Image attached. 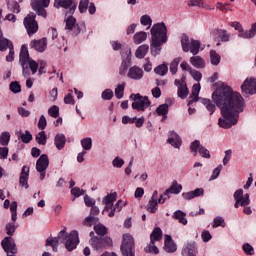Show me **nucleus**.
Instances as JSON below:
<instances>
[{"mask_svg": "<svg viewBox=\"0 0 256 256\" xmlns=\"http://www.w3.org/2000/svg\"><path fill=\"white\" fill-rule=\"evenodd\" d=\"M212 101L219 107L222 117L218 120V125L222 129H231L239 122V114L245 111L247 104L245 98L233 92L229 86L218 88L212 94Z\"/></svg>", "mask_w": 256, "mask_h": 256, "instance_id": "obj_1", "label": "nucleus"}, {"mask_svg": "<svg viewBox=\"0 0 256 256\" xmlns=\"http://www.w3.org/2000/svg\"><path fill=\"white\" fill-rule=\"evenodd\" d=\"M151 44L150 51L153 57H157L161 53V46L167 43V26L165 23H156L152 26L151 30Z\"/></svg>", "mask_w": 256, "mask_h": 256, "instance_id": "obj_2", "label": "nucleus"}, {"mask_svg": "<svg viewBox=\"0 0 256 256\" xmlns=\"http://www.w3.org/2000/svg\"><path fill=\"white\" fill-rule=\"evenodd\" d=\"M19 64L22 67L23 77H29V75H35L37 69H39V64L29 57V49L27 46L23 45L20 50Z\"/></svg>", "mask_w": 256, "mask_h": 256, "instance_id": "obj_3", "label": "nucleus"}, {"mask_svg": "<svg viewBox=\"0 0 256 256\" xmlns=\"http://www.w3.org/2000/svg\"><path fill=\"white\" fill-rule=\"evenodd\" d=\"M58 239H60L61 243H64L67 251L71 252L77 249L79 245V232L76 230L67 233L65 228L58 233Z\"/></svg>", "mask_w": 256, "mask_h": 256, "instance_id": "obj_4", "label": "nucleus"}, {"mask_svg": "<svg viewBox=\"0 0 256 256\" xmlns=\"http://www.w3.org/2000/svg\"><path fill=\"white\" fill-rule=\"evenodd\" d=\"M117 201V194L112 193L108 194L106 197L103 199V203L105 205L104 211H110L108 216L109 217H115V213H119L123 207H125L126 203L123 202V200H119L115 205Z\"/></svg>", "mask_w": 256, "mask_h": 256, "instance_id": "obj_5", "label": "nucleus"}, {"mask_svg": "<svg viewBox=\"0 0 256 256\" xmlns=\"http://www.w3.org/2000/svg\"><path fill=\"white\" fill-rule=\"evenodd\" d=\"M181 47L184 53H189L190 51L192 55H197L199 53V49H201V42L189 38L187 34H183L181 37Z\"/></svg>", "mask_w": 256, "mask_h": 256, "instance_id": "obj_6", "label": "nucleus"}, {"mask_svg": "<svg viewBox=\"0 0 256 256\" xmlns=\"http://www.w3.org/2000/svg\"><path fill=\"white\" fill-rule=\"evenodd\" d=\"M130 99H132V109L136 111H145L147 107L151 106V100L147 96H141V94H131Z\"/></svg>", "mask_w": 256, "mask_h": 256, "instance_id": "obj_7", "label": "nucleus"}, {"mask_svg": "<svg viewBox=\"0 0 256 256\" xmlns=\"http://www.w3.org/2000/svg\"><path fill=\"white\" fill-rule=\"evenodd\" d=\"M163 238V232L161 228H155L150 235V245L145 248L146 253H154L157 255L159 253V248L155 246V241H161Z\"/></svg>", "mask_w": 256, "mask_h": 256, "instance_id": "obj_8", "label": "nucleus"}, {"mask_svg": "<svg viewBox=\"0 0 256 256\" xmlns=\"http://www.w3.org/2000/svg\"><path fill=\"white\" fill-rule=\"evenodd\" d=\"M91 247L95 251H103L106 247L113 245V240L110 237H92L89 241Z\"/></svg>", "mask_w": 256, "mask_h": 256, "instance_id": "obj_9", "label": "nucleus"}, {"mask_svg": "<svg viewBox=\"0 0 256 256\" xmlns=\"http://www.w3.org/2000/svg\"><path fill=\"white\" fill-rule=\"evenodd\" d=\"M234 207L239 209V207H247L251 204V199L249 198V193L244 194L243 189H238L234 192Z\"/></svg>", "mask_w": 256, "mask_h": 256, "instance_id": "obj_10", "label": "nucleus"}, {"mask_svg": "<svg viewBox=\"0 0 256 256\" xmlns=\"http://www.w3.org/2000/svg\"><path fill=\"white\" fill-rule=\"evenodd\" d=\"M35 17V14L31 12L24 18V26L29 36L39 31V24L35 21Z\"/></svg>", "mask_w": 256, "mask_h": 256, "instance_id": "obj_11", "label": "nucleus"}, {"mask_svg": "<svg viewBox=\"0 0 256 256\" xmlns=\"http://www.w3.org/2000/svg\"><path fill=\"white\" fill-rule=\"evenodd\" d=\"M51 0H31V6L33 11H36L37 15L43 17L44 19L47 17L46 7H49Z\"/></svg>", "mask_w": 256, "mask_h": 256, "instance_id": "obj_12", "label": "nucleus"}, {"mask_svg": "<svg viewBox=\"0 0 256 256\" xmlns=\"http://www.w3.org/2000/svg\"><path fill=\"white\" fill-rule=\"evenodd\" d=\"M241 92L244 97L256 95V78H246L241 85Z\"/></svg>", "mask_w": 256, "mask_h": 256, "instance_id": "obj_13", "label": "nucleus"}, {"mask_svg": "<svg viewBox=\"0 0 256 256\" xmlns=\"http://www.w3.org/2000/svg\"><path fill=\"white\" fill-rule=\"evenodd\" d=\"M190 151L193 153V157H197V153L203 157V159H211V153L204 146H201V142L196 140L190 144Z\"/></svg>", "mask_w": 256, "mask_h": 256, "instance_id": "obj_14", "label": "nucleus"}, {"mask_svg": "<svg viewBox=\"0 0 256 256\" xmlns=\"http://www.w3.org/2000/svg\"><path fill=\"white\" fill-rule=\"evenodd\" d=\"M54 7L56 9H59V7L66 10L68 9L66 15H73L77 10V2L73 0H55Z\"/></svg>", "mask_w": 256, "mask_h": 256, "instance_id": "obj_15", "label": "nucleus"}, {"mask_svg": "<svg viewBox=\"0 0 256 256\" xmlns=\"http://www.w3.org/2000/svg\"><path fill=\"white\" fill-rule=\"evenodd\" d=\"M122 63L120 66L119 73L124 75L131 66V48H123L121 50Z\"/></svg>", "mask_w": 256, "mask_h": 256, "instance_id": "obj_16", "label": "nucleus"}, {"mask_svg": "<svg viewBox=\"0 0 256 256\" xmlns=\"http://www.w3.org/2000/svg\"><path fill=\"white\" fill-rule=\"evenodd\" d=\"M47 167H49V157L46 154H42L36 162V171L40 173L41 181L45 179Z\"/></svg>", "mask_w": 256, "mask_h": 256, "instance_id": "obj_17", "label": "nucleus"}, {"mask_svg": "<svg viewBox=\"0 0 256 256\" xmlns=\"http://www.w3.org/2000/svg\"><path fill=\"white\" fill-rule=\"evenodd\" d=\"M68 17L65 19L66 21V26H65V31L71 32L72 35L75 37L81 33V28L77 24V19L73 17V14H66Z\"/></svg>", "mask_w": 256, "mask_h": 256, "instance_id": "obj_18", "label": "nucleus"}, {"mask_svg": "<svg viewBox=\"0 0 256 256\" xmlns=\"http://www.w3.org/2000/svg\"><path fill=\"white\" fill-rule=\"evenodd\" d=\"M5 253H17V245L11 236L5 237L1 242Z\"/></svg>", "mask_w": 256, "mask_h": 256, "instance_id": "obj_19", "label": "nucleus"}, {"mask_svg": "<svg viewBox=\"0 0 256 256\" xmlns=\"http://www.w3.org/2000/svg\"><path fill=\"white\" fill-rule=\"evenodd\" d=\"M127 77L133 79L134 81H141L143 79V69L139 66H133L129 69Z\"/></svg>", "mask_w": 256, "mask_h": 256, "instance_id": "obj_20", "label": "nucleus"}, {"mask_svg": "<svg viewBox=\"0 0 256 256\" xmlns=\"http://www.w3.org/2000/svg\"><path fill=\"white\" fill-rule=\"evenodd\" d=\"M167 143L172 145V147H175V149H180L183 142L181 141V137H179L178 133L171 131L169 132Z\"/></svg>", "mask_w": 256, "mask_h": 256, "instance_id": "obj_21", "label": "nucleus"}, {"mask_svg": "<svg viewBox=\"0 0 256 256\" xmlns=\"http://www.w3.org/2000/svg\"><path fill=\"white\" fill-rule=\"evenodd\" d=\"M30 47L35 49L38 53H43L47 49V38H42L40 40H33L30 43Z\"/></svg>", "mask_w": 256, "mask_h": 256, "instance_id": "obj_22", "label": "nucleus"}, {"mask_svg": "<svg viewBox=\"0 0 256 256\" xmlns=\"http://www.w3.org/2000/svg\"><path fill=\"white\" fill-rule=\"evenodd\" d=\"M99 213H100L99 207L92 206L90 210V215L84 221L85 225H87L88 227H91L93 223H97V221H99V218L94 217V215H99Z\"/></svg>", "mask_w": 256, "mask_h": 256, "instance_id": "obj_23", "label": "nucleus"}, {"mask_svg": "<svg viewBox=\"0 0 256 256\" xmlns=\"http://www.w3.org/2000/svg\"><path fill=\"white\" fill-rule=\"evenodd\" d=\"M174 83L178 87V97H180V99H186L187 95H189V88H187V84H185V82H181V80H175Z\"/></svg>", "mask_w": 256, "mask_h": 256, "instance_id": "obj_24", "label": "nucleus"}, {"mask_svg": "<svg viewBox=\"0 0 256 256\" xmlns=\"http://www.w3.org/2000/svg\"><path fill=\"white\" fill-rule=\"evenodd\" d=\"M212 33L213 35H217L222 43H229L231 41V34L225 29H214Z\"/></svg>", "mask_w": 256, "mask_h": 256, "instance_id": "obj_25", "label": "nucleus"}, {"mask_svg": "<svg viewBox=\"0 0 256 256\" xmlns=\"http://www.w3.org/2000/svg\"><path fill=\"white\" fill-rule=\"evenodd\" d=\"M164 251H166V253H175V251H177V244H175L169 235L165 236Z\"/></svg>", "mask_w": 256, "mask_h": 256, "instance_id": "obj_26", "label": "nucleus"}, {"mask_svg": "<svg viewBox=\"0 0 256 256\" xmlns=\"http://www.w3.org/2000/svg\"><path fill=\"white\" fill-rule=\"evenodd\" d=\"M181 191H183V186L177 183V181H173L170 188L164 192V195L169 198L171 194L179 195Z\"/></svg>", "mask_w": 256, "mask_h": 256, "instance_id": "obj_27", "label": "nucleus"}, {"mask_svg": "<svg viewBox=\"0 0 256 256\" xmlns=\"http://www.w3.org/2000/svg\"><path fill=\"white\" fill-rule=\"evenodd\" d=\"M29 168L27 166H23L21 174H20V185L21 187H25L26 189H29Z\"/></svg>", "mask_w": 256, "mask_h": 256, "instance_id": "obj_28", "label": "nucleus"}, {"mask_svg": "<svg viewBox=\"0 0 256 256\" xmlns=\"http://www.w3.org/2000/svg\"><path fill=\"white\" fill-rule=\"evenodd\" d=\"M190 63L196 69H205V60L201 56H197V54L190 58Z\"/></svg>", "mask_w": 256, "mask_h": 256, "instance_id": "obj_29", "label": "nucleus"}, {"mask_svg": "<svg viewBox=\"0 0 256 256\" xmlns=\"http://www.w3.org/2000/svg\"><path fill=\"white\" fill-rule=\"evenodd\" d=\"M199 91H201V85L199 84H194L192 87V92L188 100V105H191L195 103L196 101H199Z\"/></svg>", "mask_w": 256, "mask_h": 256, "instance_id": "obj_30", "label": "nucleus"}, {"mask_svg": "<svg viewBox=\"0 0 256 256\" xmlns=\"http://www.w3.org/2000/svg\"><path fill=\"white\" fill-rule=\"evenodd\" d=\"M11 47H13V43L3 37V31L0 28V51H7V49H11Z\"/></svg>", "mask_w": 256, "mask_h": 256, "instance_id": "obj_31", "label": "nucleus"}, {"mask_svg": "<svg viewBox=\"0 0 256 256\" xmlns=\"http://www.w3.org/2000/svg\"><path fill=\"white\" fill-rule=\"evenodd\" d=\"M54 143L56 148L61 151L63 147H65V143H67V139L65 138V134H57L54 138Z\"/></svg>", "mask_w": 256, "mask_h": 256, "instance_id": "obj_32", "label": "nucleus"}, {"mask_svg": "<svg viewBox=\"0 0 256 256\" xmlns=\"http://www.w3.org/2000/svg\"><path fill=\"white\" fill-rule=\"evenodd\" d=\"M6 5H7V9L8 11H11L12 13H21V5H19V2L17 1H9L6 0Z\"/></svg>", "mask_w": 256, "mask_h": 256, "instance_id": "obj_33", "label": "nucleus"}, {"mask_svg": "<svg viewBox=\"0 0 256 256\" xmlns=\"http://www.w3.org/2000/svg\"><path fill=\"white\" fill-rule=\"evenodd\" d=\"M147 53H149V46L147 44H143L137 48L135 55L137 59H143Z\"/></svg>", "mask_w": 256, "mask_h": 256, "instance_id": "obj_34", "label": "nucleus"}, {"mask_svg": "<svg viewBox=\"0 0 256 256\" xmlns=\"http://www.w3.org/2000/svg\"><path fill=\"white\" fill-rule=\"evenodd\" d=\"M197 250L194 244H187L182 250V256H196Z\"/></svg>", "mask_w": 256, "mask_h": 256, "instance_id": "obj_35", "label": "nucleus"}, {"mask_svg": "<svg viewBox=\"0 0 256 256\" xmlns=\"http://www.w3.org/2000/svg\"><path fill=\"white\" fill-rule=\"evenodd\" d=\"M210 62L211 65H214V67H217L221 63V55L217 53L215 50H210Z\"/></svg>", "mask_w": 256, "mask_h": 256, "instance_id": "obj_36", "label": "nucleus"}, {"mask_svg": "<svg viewBox=\"0 0 256 256\" xmlns=\"http://www.w3.org/2000/svg\"><path fill=\"white\" fill-rule=\"evenodd\" d=\"M59 241H61V239H59V236H57V237H49L46 240V245H49L50 247H52V250L54 252H57V247H59Z\"/></svg>", "mask_w": 256, "mask_h": 256, "instance_id": "obj_37", "label": "nucleus"}, {"mask_svg": "<svg viewBox=\"0 0 256 256\" xmlns=\"http://www.w3.org/2000/svg\"><path fill=\"white\" fill-rule=\"evenodd\" d=\"M133 39L136 45H141L143 41L147 40V32L140 31L134 35Z\"/></svg>", "mask_w": 256, "mask_h": 256, "instance_id": "obj_38", "label": "nucleus"}, {"mask_svg": "<svg viewBox=\"0 0 256 256\" xmlns=\"http://www.w3.org/2000/svg\"><path fill=\"white\" fill-rule=\"evenodd\" d=\"M185 212L177 210L173 213V219H178L182 225H187V218H185Z\"/></svg>", "mask_w": 256, "mask_h": 256, "instance_id": "obj_39", "label": "nucleus"}, {"mask_svg": "<svg viewBox=\"0 0 256 256\" xmlns=\"http://www.w3.org/2000/svg\"><path fill=\"white\" fill-rule=\"evenodd\" d=\"M83 151H91L93 147V139L91 137L84 138L80 141Z\"/></svg>", "mask_w": 256, "mask_h": 256, "instance_id": "obj_40", "label": "nucleus"}, {"mask_svg": "<svg viewBox=\"0 0 256 256\" xmlns=\"http://www.w3.org/2000/svg\"><path fill=\"white\" fill-rule=\"evenodd\" d=\"M140 23L144 27H147V29H151V25H153V19H151V16L145 14L140 17Z\"/></svg>", "mask_w": 256, "mask_h": 256, "instance_id": "obj_41", "label": "nucleus"}, {"mask_svg": "<svg viewBox=\"0 0 256 256\" xmlns=\"http://www.w3.org/2000/svg\"><path fill=\"white\" fill-rule=\"evenodd\" d=\"M156 113L163 116V119H167V114L169 113V104H161L156 108Z\"/></svg>", "mask_w": 256, "mask_h": 256, "instance_id": "obj_42", "label": "nucleus"}, {"mask_svg": "<svg viewBox=\"0 0 256 256\" xmlns=\"http://www.w3.org/2000/svg\"><path fill=\"white\" fill-rule=\"evenodd\" d=\"M168 71H169V67L167 66V64L159 65L154 69V72L156 73V75H160L161 77L167 75Z\"/></svg>", "mask_w": 256, "mask_h": 256, "instance_id": "obj_43", "label": "nucleus"}, {"mask_svg": "<svg viewBox=\"0 0 256 256\" xmlns=\"http://www.w3.org/2000/svg\"><path fill=\"white\" fill-rule=\"evenodd\" d=\"M202 105L206 107L207 111H210V115H213L215 113V104L211 102L209 99H201Z\"/></svg>", "mask_w": 256, "mask_h": 256, "instance_id": "obj_44", "label": "nucleus"}, {"mask_svg": "<svg viewBox=\"0 0 256 256\" xmlns=\"http://www.w3.org/2000/svg\"><path fill=\"white\" fill-rule=\"evenodd\" d=\"M11 140V134L9 132H2L0 135V144L3 147H6V145H9V141Z\"/></svg>", "mask_w": 256, "mask_h": 256, "instance_id": "obj_45", "label": "nucleus"}, {"mask_svg": "<svg viewBox=\"0 0 256 256\" xmlns=\"http://www.w3.org/2000/svg\"><path fill=\"white\" fill-rule=\"evenodd\" d=\"M36 142L38 143V145L47 144V134H45V131H41L36 135Z\"/></svg>", "mask_w": 256, "mask_h": 256, "instance_id": "obj_46", "label": "nucleus"}, {"mask_svg": "<svg viewBox=\"0 0 256 256\" xmlns=\"http://www.w3.org/2000/svg\"><path fill=\"white\" fill-rule=\"evenodd\" d=\"M181 60H182L181 57H177L171 62L170 72L172 73V75H175L177 73V69L179 67V63H181Z\"/></svg>", "mask_w": 256, "mask_h": 256, "instance_id": "obj_47", "label": "nucleus"}, {"mask_svg": "<svg viewBox=\"0 0 256 256\" xmlns=\"http://www.w3.org/2000/svg\"><path fill=\"white\" fill-rule=\"evenodd\" d=\"M94 231L97 235H100V237H103V235H107V227L103 224H97L94 226Z\"/></svg>", "mask_w": 256, "mask_h": 256, "instance_id": "obj_48", "label": "nucleus"}, {"mask_svg": "<svg viewBox=\"0 0 256 256\" xmlns=\"http://www.w3.org/2000/svg\"><path fill=\"white\" fill-rule=\"evenodd\" d=\"M125 93V83L118 85L115 89V97L117 99H123V95Z\"/></svg>", "mask_w": 256, "mask_h": 256, "instance_id": "obj_49", "label": "nucleus"}, {"mask_svg": "<svg viewBox=\"0 0 256 256\" xmlns=\"http://www.w3.org/2000/svg\"><path fill=\"white\" fill-rule=\"evenodd\" d=\"M16 230H17V225H15V221L9 222L8 224H6V233L10 237L15 234Z\"/></svg>", "mask_w": 256, "mask_h": 256, "instance_id": "obj_50", "label": "nucleus"}, {"mask_svg": "<svg viewBox=\"0 0 256 256\" xmlns=\"http://www.w3.org/2000/svg\"><path fill=\"white\" fill-rule=\"evenodd\" d=\"M212 226L214 229H217V227H225V219L221 216L215 217Z\"/></svg>", "mask_w": 256, "mask_h": 256, "instance_id": "obj_51", "label": "nucleus"}, {"mask_svg": "<svg viewBox=\"0 0 256 256\" xmlns=\"http://www.w3.org/2000/svg\"><path fill=\"white\" fill-rule=\"evenodd\" d=\"M238 37H241L242 39H253V37H255L253 35V32H251V30H244L243 28L240 30V32L238 33Z\"/></svg>", "mask_w": 256, "mask_h": 256, "instance_id": "obj_52", "label": "nucleus"}, {"mask_svg": "<svg viewBox=\"0 0 256 256\" xmlns=\"http://www.w3.org/2000/svg\"><path fill=\"white\" fill-rule=\"evenodd\" d=\"M9 89L12 93H21V84H19V82L17 81L11 82L9 85Z\"/></svg>", "mask_w": 256, "mask_h": 256, "instance_id": "obj_53", "label": "nucleus"}, {"mask_svg": "<svg viewBox=\"0 0 256 256\" xmlns=\"http://www.w3.org/2000/svg\"><path fill=\"white\" fill-rule=\"evenodd\" d=\"M20 139L22 143H30L33 139V135H31L29 130H26L24 134H20Z\"/></svg>", "mask_w": 256, "mask_h": 256, "instance_id": "obj_54", "label": "nucleus"}, {"mask_svg": "<svg viewBox=\"0 0 256 256\" xmlns=\"http://www.w3.org/2000/svg\"><path fill=\"white\" fill-rule=\"evenodd\" d=\"M157 205H159L157 200H150L147 206V211H149V213H157Z\"/></svg>", "mask_w": 256, "mask_h": 256, "instance_id": "obj_55", "label": "nucleus"}, {"mask_svg": "<svg viewBox=\"0 0 256 256\" xmlns=\"http://www.w3.org/2000/svg\"><path fill=\"white\" fill-rule=\"evenodd\" d=\"M242 249L246 255H255V249L249 243L243 244Z\"/></svg>", "mask_w": 256, "mask_h": 256, "instance_id": "obj_56", "label": "nucleus"}, {"mask_svg": "<svg viewBox=\"0 0 256 256\" xmlns=\"http://www.w3.org/2000/svg\"><path fill=\"white\" fill-rule=\"evenodd\" d=\"M10 211L12 213L11 219L12 221H17V202L13 201L10 204Z\"/></svg>", "mask_w": 256, "mask_h": 256, "instance_id": "obj_57", "label": "nucleus"}, {"mask_svg": "<svg viewBox=\"0 0 256 256\" xmlns=\"http://www.w3.org/2000/svg\"><path fill=\"white\" fill-rule=\"evenodd\" d=\"M48 115L50 117H53L54 119H57L59 117V108L57 105H54L48 109Z\"/></svg>", "mask_w": 256, "mask_h": 256, "instance_id": "obj_58", "label": "nucleus"}, {"mask_svg": "<svg viewBox=\"0 0 256 256\" xmlns=\"http://www.w3.org/2000/svg\"><path fill=\"white\" fill-rule=\"evenodd\" d=\"M113 90L111 89H106L102 92V99L104 101H111V99H113Z\"/></svg>", "mask_w": 256, "mask_h": 256, "instance_id": "obj_59", "label": "nucleus"}, {"mask_svg": "<svg viewBox=\"0 0 256 256\" xmlns=\"http://www.w3.org/2000/svg\"><path fill=\"white\" fill-rule=\"evenodd\" d=\"M88 8H89V0H81L78 7L80 13H85Z\"/></svg>", "mask_w": 256, "mask_h": 256, "instance_id": "obj_60", "label": "nucleus"}, {"mask_svg": "<svg viewBox=\"0 0 256 256\" xmlns=\"http://www.w3.org/2000/svg\"><path fill=\"white\" fill-rule=\"evenodd\" d=\"M190 75L194 81H201L203 77V74L195 69H190Z\"/></svg>", "mask_w": 256, "mask_h": 256, "instance_id": "obj_61", "label": "nucleus"}, {"mask_svg": "<svg viewBox=\"0 0 256 256\" xmlns=\"http://www.w3.org/2000/svg\"><path fill=\"white\" fill-rule=\"evenodd\" d=\"M112 165L113 167H116V169H121V167H123V165H125V160H123L120 157H116L113 161H112Z\"/></svg>", "mask_w": 256, "mask_h": 256, "instance_id": "obj_62", "label": "nucleus"}, {"mask_svg": "<svg viewBox=\"0 0 256 256\" xmlns=\"http://www.w3.org/2000/svg\"><path fill=\"white\" fill-rule=\"evenodd\" d=\"M45 127H47V118H45V115H41L38 121V129L43 131Z\"/></svg>", "mask_w": 256, "mask_h": 256, "instance_id": "obj_63", "label": "nucleus"}, {"mask_svg": "<svg viewBox=\"0 0 256 256\" xmlns=\"http://www.w3.org/2000/svg\"><path fill=\"white\" fill-rule=\"evenodd\" d=\"M71 194L74 197H81V195H85V190L79 188V187H74L71 189Z\"/></svg>", "mask_w": 256, "mask_h": 256, "instance_id": "obj_64", "label": "nucleus"}]
</instances>
